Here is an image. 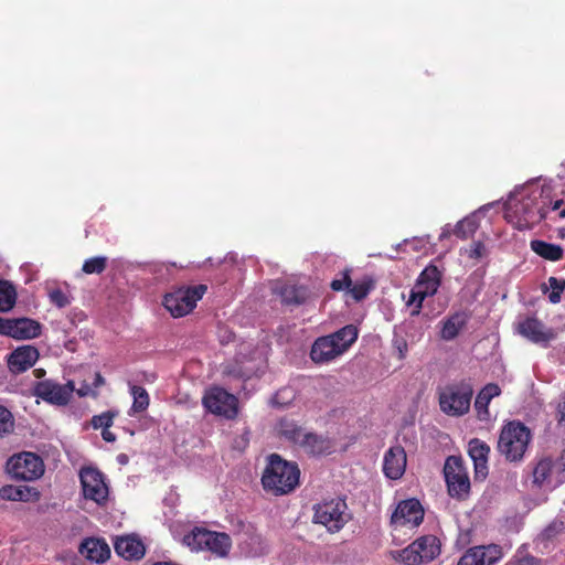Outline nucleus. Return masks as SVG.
Segmentation results:
<instances>
[{"label": "nucleus", "mask_w": 565, "mask_h": 565, "mask_svg": "<svg viewBox=\"0 0 565 565\" xmlns=\"http://www.w3.org/2000/svg\"><path fill=\"white\" fill-rule=\"evenodd\" d=\"M552 185L541 180H532L516 188L504 205V217L520 231L529 230L548 214L552 203Z\"/></svg>", "instance_id": "1"}, {"label": "nucleus", "mask_w": 565, "mask_h": 565, "mask_svg": "<svg viewBox=\"0 0 565 565\" xmlns=\"http://www.w3.org/2000/svg\"><path fill=\"white\" fill-rule=\"evenodd\" d=\"M299 478L300 470L296 463L271 454L262 475V484L265 491L276 497L285 495L298 487Z\"/></svg>", "instance_id": "2"}, {"label": "nucleus", "mask_w": 565, "mask_h": 565, "mask_svg": "<svg viewBox=\"0 0 565 565\" xmlns=\"http://www.w3.org/2000/svg\"><path fill=\"white\" fill-rule=\"evenodd\" d=\"M359 330L353 324H347L338 331L318 338L310 351L316 363H327L342 355L356 341Z\"/></svg>", "instance_id": "3"}, {"label": "nucleus", "mask_w": 565, "mask_h": 565, "mask_svg": "<svg viewBox=\"0 0 565 565\" xmlns=\"http://www.w3.org/2000/svg\"><path fill=\"white\" fill-rule=\"evenodd\" d=\"M532 433L519 420L505 424L499 435L498 451L509 462L522 461L530 446Z\"/></svg>", "instance_id": "4"}, {"label": "nucleus", "mask_w": 565, "mask_h": 565, "mask_svg": "<svg viewBox=\"0 0 565 565\" xmlns=\"http://www.w3.org/2000/svg\"><path fill=\"white\" fill-rule=\"evenodd\" d=\"M472 385L467 381L449 384L439 393V406L448 416H462L470 409Z\"/></svg>", "instance_id": "5"}, {"label": "nucleus", "mask_w": 565, "mask_h": 565, "mask_svg": "<svg viewBox=\"0 0 565 565\" xmlns=\"http://www.w3.org/2000/svg\"><path fill=\"white\" fill-rule=\"evenodd\" d=\"M441 271L435 265L427 266L420 273L406 301V305L411 308V316H418L424 300L437 292L441 284Z\"/></svg>", "instance_id": "6"}, {"label": "nucleus", "mask_w": 565, "mask_h": 565, "mask_svg": "<svg viewBox=\"0 0 565 565\" xmlns=\"http://www.w3.org/2000/svg\"><path fill=\"white\" fill-rule=\"evenodd\" d=\"M6 471L14 480L34 481L44 475L45 467L40 456L22 451L8 459Z\"/></svg>", "instance_id": "7"}, {"label": "nucleus", "mask_w": 565, "mask_h": 565, "mask_svg": "<svg viewBox=\"0 0 565 565\" xmlns=\"http://www.w3.org/2000/svg\"><path fill=\"white\" fill-rule=\"evenodd\" d=\"M205 291L206 286L204 285L179 288L164 296L163 306L172 317H184L194 309Z\"/></svg>", "instance_id": "8"}, {"label": "nucleus", "mask_w": 565, "mask_h": 565, "mask_svg": "<svg viewBox=\"0 0 565 565\" xmlns=\"http://www.w3.org/2000/svg\"><path fill=\"white\" fill-rule=\"evenodd\" d=\"M347 510L348 505L343 499L322 501L313 507V522L326 526L330 532H338L349 520Z\"/></svg>", "instance_id": "9"}, {"label": "nucleus", "mask_w": 565, "mask_h": 565, "mask_svg": "<svg viewBox=\"0 0 565 565\" xmlns=\"http://www.w3.org/2000/svg\"><path fill=\"white\" fill-rule=\"evenodd\" d=\"M448 493L457 500H466L470 494V479L460 457L450 456L444 466Z\"/></svg>", "instance_id": "10"}, {"label": "nucleus", "mask_w": 565, "mask_h": 565, "mask_svg": "<svg viewBox=\"0 0 565 565\" xmlns=\"http://www.w3.org/2000/svg\"><path fill=\"white\" fill-rule=\"evenodd\" d=\"M440 554V542L435 535H423L402 550L399 561L405 565H419L434 561Z\"/></svg>", "instance_id": "11"}, {"label": "nucleus", "mask_w": 565, "mask_h": 565, "mask_svg": "<svg viewBox=\"0 0 565 565\" xmlns=\"http://www.w3.org/2000/svg\"><path fill=\"white\" fill-rule=\"evenodd\" d=\"M79 481L83 497L95 502L97 505H105L109 494V488L104 475L94 467H83L79 470Z\"/></svg>", "instance_id": "12"}, {"label": "nucleus", "mask_w": 565, "mask_h": 565, "mask_svg": "<svg viewBox=\"0 0 565 565\" xmlns=\"http://www.w3.org/2000/svg\"><path fill=\"white\" fill-rule=\"evenodd\" d=\"M74 390L73 381H68L66 384H60L52 380H43L34 385L33 394L49 404L65 406L68 404Z\"/></svg>", "instance_id": "13"}, {"label": "nucleus", "mask_w": 565, "mask_h": 565, "mask_svg": "<svg viewBox=\"0 0 565 565\" xmlns=\"http://www.w3.org/2000/svg\"><path fill=\"white\" fill-rule=\"evenodd\" d=\"M202 402L209 412L225 418H234L238 412L236 396L221 387L210 388L203 396Z\"/></svg>", "instance_id": "14"}, {"label": "nucleus", "mask_w": 565, "mask_h": 565, "mask_svg": "<svg viewBox=\"0 0 565 565\" xmlns=\"http://www.w3.org/2000/svg\"><path fill=\"white\" fill-rule=\"evenodd\" d=\"M41 324L29 318L9 319L0 317V334L17 340H28L39 337Z\"/></svg>", "instance_id": "15"}, {"label": "nucleus", "mask_w": 565, "mask_h": 565, "mask_svg": "<svg viewBox=\"0 0 565 565\" xmlns=\"http://www.w3.org/2000/svg\"><path fill=\"white\" fill-rule=\"evenodd\" d=\"M515 329L520 335L536 344L547 345L550 341L554 339L553 330L545 328V326L534 317L519 319Z\"/></svg>", "instance_id": "16"}, {"label": "nucleus", "mask_w": 565, "mask_h": 565, "mask_svg": "<svg viewBox=\"0 0 565 565\" xmlns=\"http://www.w3.org/2000/svg\"><path fill=\"white\" fill-rule=\"evenodd\" d=\"M424 519V510L416 499L402 501L392 514L391 522L396 526H418Z\"/></svg>", "instance_id": "17"}, {"label": "nucleus", "mask_w": 565, "mask_h": 565, "mask_svg": "<svg viewBox=\"0 0 565 565\" xmlns=\"http://www.w3.org/2000/svg\"><path fill=\"white\" fill-rule=\"evenodd\" d=\"M407 463L404 448L399 445L392 446L384 455L383 472L391 480H398L403 477Z\"/></svg>", "instance_id": "18"}, {"label": "nucleus", "mask_w": 565, "mask_h": 565, "mask_svg": "<svg viewBox=\"0 0 565 565\" xmlns=\"http://www.w3.org/2000/svg\"><path fill=\"white\" fill-rule=\"evenodd\" d=\"M115 552L127 561H138L145 556L143 542L136 534L117 537L114 544Z\"/></svg>", "instance_id": "19"}, {"label": "nucleus", "mask_w": 565, "mask_h": 565, "mask_svg": "<svg viewBox=\"0 0 565 565\" xmlns=\"http://www.w3.org/2000/svg\"><path fill=\"white\" fill-rule=\"evenodd\" d=\"M490 447L482 440L475 438L468 444V454L473 461L476 479L483 480L488 476V456Z\"/></svg>", "instance_id": "20"}, {"label": "nucleus", "mask_w": 565, "mask_h": 565, "mask_svg": "<svg viewBox=\"0 0 565 565\" xmlns=\"http://www.w3.org/2000/svg\"><path fill=\"white\" fill-rule=\"evenodd\" d=\"M39 359V351L32 345L15 349L8 359L9 369L13 373H22L32 367Z\"/></svg>", "instance_id": "21"}, {"label": "nucleus", "mask_w": 565, "mask_h": 565, "mask_svg": "<svg viewBox=\"0 0 565 565\" xmlns=\"http://www.w3.org/2000/svg\"><path fill=\"white\" fill-rule=\"evenodd\" d=\"M495 547L476 546L468 550L458 565H493L498 561Z\"/></svg>", "instance_id": "22"}, {"label": "nucleus", "mask_w": 565, "mask_h": 565, "mask_svg": "<svg viewBox=\"0 0 565 565\" xmlns=\"http://www.w3.org/2000/svg\"><path fill=\"white\" fill-rule=\"evenodd\" d=\"M81 554L95 563H104L110 556V548L104 540L89 537L79 547Z\"/></svg>", "instance_id": "23"}, {"label": "nucleus", "mask_w": 565, "mask_h": 565, "mask_svg": "<svg viewBox=\"0 0 565 565\" xmlns=\"http://www.w3.org/2000/svg\"><path fill=\"white\" fill-rule=\"evenodd\" d=\"M0 497L9 501L36 502L41 493L35 487L8 484L0 489Z\"/></svg>", "instance_id": "24"}, {"label": "nucleus", "mask_w": 565, "mask_h": 565, "mask_svg": "<svg viewBox=\"0 0 565 565\" xmlns=\"http://www.w3.org/2000/svg\"><path fill=\"white\" fill-rule=\"evenodd\" d=\"M501 394V388L495 383L487 384L477 395L475 401V409L479 420H489V404L492 398Z\"/></svg>", "instance_id": "25"}, {"label": "nucleus", "mask_w": 565, "mask_h": 565, "mask_svg": "<svg viewBox=\"0 0 565 565\" xmlns=\"http://www.w3.org/2000/svg\"><path fill=\"white\" fill-rule=\"evenodd\" d=\"M557 462L553 461L548 457L541 458L537 460L533 468V483L537 488H552L553 476Z\"/></svg>", "instance_id": "26"}, {"label": "nucleus", "mask_w": 565, "mask_h": 565, "mask_svg": "<svg viewBox=\"0 0 565 565\" xmlns=\"http://www.w3.org/2000/svg\"><path fill=\"white\" fill-rule=\"evenodd\" d=\"M465 311H457L441 321L440 338L445 341L454 340L468 322Z\"/></svg>", "instance_id": "27"}, {"label": "nucleus", "mask_w": 565, "mask_h": 565, "mask_svg": "<svg viewBox=\"0 0 565 565\" xmlns=\"http://www.w3.org/2000/svg\"><path fill=\"white\" fill-rule=\"evenodd\" d=\"M494 203L481 206L477 212L459 221L454 230V233L461 239L471 236L479 227L478 215L489 210Z\"/></svg>", "instance_id": "28"}, {"label": "nucleus", "mask_w": 565, "mask_h": 565, "mask_svg": "<svg viewBox=\"0 0 565 565\" xmlns=\"http://www.w3.org/2000/svg\"><path fill=\"white\" fill-rule=\"evenodd\" d=\"M276 431L279 437L284 438L285 440L294 445H299L306 430L294 419L281 418L276 425Z\"/></svg>", "instance_id": "29"}, {"label": "nucleus", "mask_w": 565, "mask_h": 565, "mask_svg": "<svg viewBox=\"0 0 565 565\" xmlns=\"http://www.w3.org/2000/svg\"><path fill=\"white\" fill-rule=\"evenodd\" d=\"M204 551H210L218 556H225L231 548V539L225 533L209 531Z\"/></svg>", "instance_id": "30"}, {"label": "nucleus", "mask_w": 565, "mask_h": 565, "mask_svg": "<svg viewBox=\"0 0 565 565\" xmlns=\"http://www.w3.org/2000/svg\"><path fill=\"white\" fill-rule=\"evenodd\" d=\"M309 455H321L328 450L329 446L326 439L311 431H305L298 445Z\"/></svg>", "instance_id": "31"}, {"label": "nucleus", "mask_w": 565, "mask_h": 565, "mask_svg": "<svg viewBox=\"0 0 565 565\" xmlns=\"http://www.w3.org/2000/svg\"><path fill=\"white\" fill-rule=\"evenodd\" d=\"M531 248L535 254L551 262H557L563 257V248L556 244L534 239L531 242Z\"/></svg>", "instance_id": "32"}, {"label": "nucleus", "mask_w": 565, "mask_h": 565, "mask_svg": "<svg viewBox=\"0 0 565 565\" xmlns=\"http://www.w3.org/2000/svg\"><path fill=\"white\" fill-rule=\"evenodd\" d=\"M130 394L132 396V405L128 412L130 416H134L138 413L145 412L150 403V397L148 392L138 385H130Z\"/></svg>", "instance_id": "33"}, {"label": "nucleus", "mask_w": 565, "mask_h": 565, "mask_svg": "<svg viewBox=\"0 0 565 565\" xmlns=\"http://www.w3.org/2000/svg\"><path fill=\"white\" fill-rule=\"evenodd\" d=\"M209 530L194 527L190 533L183 536V544L192 551H204L205 543L207 542Z\"/></svg>", "instance_id": "34"}, {"label": "nucleus", "mask_w": 565, "mask_h": 565, "mask_svg": "<svg viewBox=\"0 0 565 565\" xmlns=\"http://www.w3.org/2000/svg\"><path fill=\"white\" fill-rule=\"evenodd\" d=\"M17 300V292L13 286L6 281L0 280V311H9L13 308Z\"/></svg>", "instance_id": "35"}, {"label": "nucleus", "mask_w": 565, "mask_h": 565, "mask_svg": "<svg viewBox=\"0 0 565 565\" xmlns=\"http://www.w3.org/2000/svg\"><path fill=\"white\" fill-rule=\"evenodd\" d=\"M296 390L292 386H285L276 392L271 398V404L277 407H289L296 401Z\"/></svg>", "instance_id": "36"}, {"label": "nucleus", "mask_w": 565, "mask_h": 565, "mask_svg": "<svg viewBox=\"0 0 565 565\" xmlns=\"http://www.w3.org/2000/svg\"><path fill=\"white\" fill-rule=\"evenodd\" d=\"M372 288V279L364 278L362 280H356L355 282L351 281V287L348 288V292L352 296L354 300L361 301L370 294Z\"/></svg>", "instance_id": "37"}, {"label": "nucleus", "mask_w": 565, "mask_h": 565, "mask_svg": "<svg viewBox=\"0 0 565 565\" xmlns=\"http://www.w3.org/2000/svg\"><path fill=\"white\" fill-rule=\"evenodd\" d=\"M281 297L286 303L300 305L306 300V290L302 287L286 286L281 290Z\"/></svg>", "instance_id": "38"}, {"label": "nucleus", "mask_w": 565, "mask_h": 565, "mask_svg": "<svg viewBox=\"0 0 565 565\" xmlns=\"http://www.w3.org/2000/svg\"><path fill=\"white\" fill-rule=\"evenodd\" d=\"M565 289V280L556 277H550L545 292H547L548 300L552 303H558L561 301V294Z\"/></svg>", "instance_id": "39"}, {"label": "nucleus", "mask_w": 565, "mask_h": 565, "mask_svg": "<svg viewBox=\"0 0 565 565\" xmlns=\"http://www.w3.org/2000/svg\"><path fill=\"white\" fill-rule=\"evenodd\" d=\"M107 266V257L106 256H96L88 258L84 262L82 270L87 274H100L106 269Z\"/></svg>", "instance_id": "40"}, {"label": "nucleus", "mask_w": 565, "mask_h": 565, "mask_svg": "<svg viewBox=\"0 0 565 565\" xmlns=\"http://www.w3.org/2000/svg\"><path fill=\"white\" fill-rule=\"evenodd\" d=\"M14 429V417L4 406L0 405V437L11 434Z\"/></svg>", "instance_id": "41"}, {"label": "nucleus", "mask_w": 565, "mask_h": 565, "mask_svg": "<svg viewBox=\"0 0 565 565\" xmlns=\"http://www.w3.org/2000/svg\"><path fill=\"white\" fill-rule=\"evenodd\" d=\"M49 298L51 303L55 305L57 308H64L71 302L68 295L60 288L50 290Z\"/></svg>", "instance_id": "42"}, {"label": "nucleus", "mask_w": 565, "mask_h": 565, "mask_svg": "<svg viewBox=\"0 0 565 565\" xmlns=\"http://www.w3.org/2000/svg\"><path fill=\"white\" fill-rule=\"evenodd\" d=\"M330 287L334 291H343L351 287V277H350V269H345L341 273V276L339 278H334Z\"/></svg>", "instance_id": "43"}, {"label": "nucleus", "mask_w": 565, "mask_h": 565, "mask_svg": "<svg viewBox=\"0 0 565 565\" xmlns=\"http://www.w3.org/2000/svg\"><path fill=\"white\" fill-rule=\"evenodd\" d=\"M114 415L110 412H105L99 415H95L92 418V426L95 429H106L113 425Z\"/></svg>", "instance_id": "44"}, {"label": "nucleus", "mask_w": 565, "mask_h": 565, "mask_svg": "<svg viewBox=\"0 0 565 565\" xmlns=\"http://www.w3.org/2000/svg\"><path fill=\"white\" fill-rule=\"evenodd\" d=\"M484 250V245L481 242H476L472 245V248L470 250V257L479 258L482 256Z\"/></svg>", "instance_id": "45"}, {"label": "nucleus", "mask_w": 565, "mask_h": 565, "mask_svg": "<svg viewBox=\"0 0 565 565\" xmlns=\"http://www.w3.org/2000/svg\"><path fill=\"white\" fill-rule=\"evenodd\" d=\"M248 443H249L248 434L245 433L238 439H236L234 441V448L238 449V450H244L246 448V446L248 445Z\"/></svg>", "instance_id": "46"}, {"label": "nucleus", "mask_w": 565, "mask_h": 565, "mask_svg": "<svg viewBox=\"0 0 565 565\" xmlns=\"http://www.w3.org/2000/svg\"><path fill=\"white\" fill-rule=\"evenodd\" d=\"M102 437L107 443H113L116 440V436L114 433H111L108 428L103 429Z\"/></svg>", "instance_id": "47"}, {"label": "nucleus", "mask_w": 565, "mask_h": 565, "mask_svg": "<svg viewBox=\"0 0 565 565\" xmlns=\"http://www.w3.org/2000/svg\"><path fill=\"white\" fill-rule=\"evenodd\" d=\"M558 424L565 426V401L558 405Z\"/></svg>", "instance_id": "48"}, {"label": "nucleus", "mask_w": 565, "mask_h": 565, "mask_svg": "<svg viewBox=\"0 0 565 565\" xmlns=\"http://www.w3.org/2000/svg\"><path fill=\"white\" fill-rule=\"evenodd\" d=\"M450 234H451V226L449 224H447L441 228L439 239L444 241V239L448 238L450 236Z\"/></svg>", "instance_id": "49"}, {"label": "nucleus", "mask_w": 565, "mask_h": 565, "mask_svg": "<svg viewBox=\"0 0 565 565\" xmlns=\"http://www.w3.org/2000/svg\"><path fill=\"white\" fill-rule=\"evenodd\" d=\"M562 204H563V200H555V201L552 200V203L547 204L548 212L558 210Z\"/></svg>", "instance_id": "50"}, {"label": "nucleus", "mask_w": 565, "mask_h": 565, "mask_svg": "<svg viewBox=\"0 0 565 565\" xmlns=\"http://www.w3.org/2000/svg\"><path fill=\"white\" fill-rule=\"evenodd\" d=\"M89 392H90V388H89V386H87V385L82 386L81 388H78V390H77V394H78L79 396H82V397H83V396H87V395L89 394Z\"/></svg>", "instance_id": "51"}, {"label": "nucleus", "mask_w": 565, "mask_h": 565, "mask_svg": "<svg viewBox=\"0 0 565 565\" xmlns=\"http://www.w3.org/2000/svg\"><path fill=\"white\" fill-rule=\"evenodd\" d=\"M399 356L404 358L407 351V345L405 342L398 345Z\"/></svg>", "instance_id": "52"}, {"label": "nucleus", "mask_w": 565, "mask_h": 565, "mask_svg": "<svg viewBox=\"0 0 565 565\" xmlns=\"http://www.w3.org/2000/svg\"><path fill=\"white\" fill-rule=\"evenodd\" d=\"M117 460L119 463L126 465L128 462V457L125 454H120L118 455Z\"/></svg>", "instance_id": "53"}, {"label": "nucleus", "mask_w": 565, "mask_h": 565, "mask_svg": "<svg viewBox=\"0 0 565 565\" xmlns=\"http://www.w3.org/2000/svg\"><path fill=\"white\" fill-rule=\"evenodd\" d=\"M252 371H246V372H239L238 375L242 376V377H250L252 376Z\"/></svg>", "instance_id": "54"}, {"label": "nucleus", "mask_w": 565, "mask_h": 565, "mask_svg": "<svg viewBox=\"0 0 565 565\" xmlns=\"http://www.w3.org/2000/svg\"><path fill=\"white\" fill-rule=\"evenodd\" d=\"M559 216H561V217H565V210H562V211L559 212Z\"/></svg>", "instance_id": "55"}, {"label": "nucleus", "mask_w": 565, "mask_h": 565, "mask_svg": "<svg viewBox=\"0 0 565 565\" xmlns=\"http://www.w3.org/2000/svg\"><path fill=\"white\" fill-rule=\"evenodd\" d=\"M102 377L100 375H97V382H100Z\"/></svg>", "instance_id": "56"}, {"label": "nucleus", "mask_w": 565, "mask_h": 565, "mask_svg": "<svg viewBox=\"0 0 565 565\" xmlns=\"http://www.w3.org/2000/svg\"><path fill=\"white\" fill-rule=\"evenodd\" d=\"M102 377L100 375H97V382H100Z\"/></svg>", "instance_id": "57"}]
</instances>
